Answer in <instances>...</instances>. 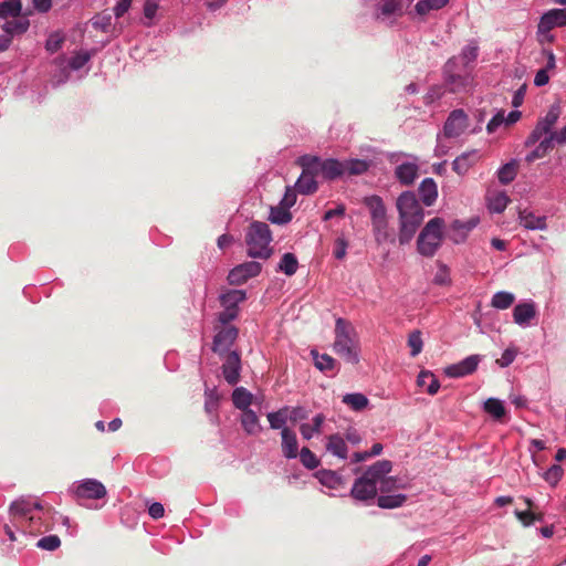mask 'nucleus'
<instances>
[{"label":"nucleus","instance_id":"obj_1","mask_svg":"<svg viewBox=\"0 0 566 566\" xmlns=\"http://www.w3.org/2000/svg\"><path fill=\"white\" fill-rule=\"evenodd\" d=\"M397 209L399 212V243L406 244L411 241L416 231L423 221V209L416 195L411 191L402 192L397 199Z\"/></svg>","mask_w":566,"mask_h":566},{"label":"nucleus","instance_id":"obj_2","mask_svg":"<svg viewBox=\"0 0 566 566\" xmlns=\"http://www.w3.org/2000/svg\"><path fill=\"white\" fill-rule=\"evenodd\" d=\"M392 463L389 460H379L370 465L365 473L355 480L350 495L357 501H368L376 497L378 492L377 481L384 473H390Z\"/></svg>","mask_w":566,"mask_h":566},{"label":"nucleus","instance_id":"obj_3","mask_svg":"<svg viewBox=\"0 0 566 566\" xmlns=\"http://www.w3.org/2000/svg\"><path fill=\"white\" fill-rule=\"evenodd\" d=\"M334 352L346 363L356 365L359 361V343L355 328L344 318L335 323Z\"/></svg>","mask_w":566,"mask_h":566},{"label":"nucleus","instance_id":"obj_4","mask_svg":"<svg viewBox=\"0 0 566 566\" xmlns=\"http://www.w3.org/2000/svg\"><path fill=\"white\" fill-rule=\"evenodd\" d=\"M272 233L269 224L261 221H254L248 228L245 243L248 255L251 258L268 259L272 254L270 243Z\"/></svg>","mask_w":566,"mask_h":566},{"label":"nucleus","instance_id":"obj_5","mask_svg":"<svg viewBox=\"0 0 566 566\" xmlns=\"http://www.w3.org/2000/svg\"><path fill=\"white\" fill-rule=\"evenodd\" d=\"M444 220L436 217L427 222L417 240L418 252L431 258L436 254L443 241Z\"/></svg>","mask_w":566,"mask_h":566},{"label":"nucleus","instance_id":"obj_6","mask_svg":"<svg viewBox=\"0 0 566 566\" xmlns=\"http://www.w3.org/2000/svg\"><path fill=\"white\" fill-rule=\"evenodd\" d=\"M31 511L32 503L23 499L17 500L10 505V514L14 524H21V526L29 528L30 532L41 533L48 531V526L42 530L40 518L36 520L30 515Z\"/></svg>","mask_w":566,"mask_h":566},{"label":"nucleus","instance_id":"obj_7","mask_svg":"<svg viewBox=\"0 0 566 566\" xmlns=\"http://www.w3.org/2000/svg\"><path fill=\"white\" fill-rule=\"evenodd\" d=\"M239 331L234 326H222L213 337L212 352L223 357L226 353L231 352L230 348L238 338Z\"/></svg>","mask_w":566,"mask_h":566},{"label":"nucleus","instance_id":"obj_8","mask_svg":"<svg viewBox=\"0 0 566 566\" xmlns=\"http://www.w3.org/2000/svg\"><path fill=\"white\" fill-rule=\"evenodd\" d=\"M107 494L104 484L95 479H85L74 490L76 500H99Z\"/></svg>","mask_w":566,"mask_h":566},{"label":"nucleus","instance_id":"obj_9","mask_svg":"<svg viewBox=\"0 0 566 566\" xmlns=\"http://www.w3.org/2000/svg\"><path fill=\"white\" fill-rule=\"evenodd\" d=\"M220 358L223 359L221 368L224 380L231 386L237 385L240 380V373L242 368L240 354L237 350H232L226 353L223 357Z\"/></svg>","mask_w":566,"mask_h":566},{"label":"nucleus","instance_id":"obj_10","mask_svg":"<svg viewBox=\"0 0 566 566\" xmlns=\"http://www.w3.org/2000/svg\"><path fill=\"white\" fill-rule=\"evenodd\" d=\"M262 265L256 261H249L233 268L229 275L228 281L231 285H241L249 279L260 274Z\"/></svg>","mask_w":566,"mask_h":566},{"label":"nucleus","instance_id":"obj_11","mask_svg":"<svg viewBox=\"0 0 566 566\" xmlns=\"http://www.w3.org/2000/svg\"><path fill=\"white\" fill-rule=\"evenodd\" d=\"M469 125V118L464 111L454 109L448 116L444 124V135L447 137H458L460 136Z\"/></svg>","mask_w":566,"mask_h":566},{"label":"nucleus","instance_id":"obj_12","mask_svg":"<svg viewBox=\"0 0 566 566\" xmlns=\"http://www.w3.org/2000/svg\"><path fill=\"white\" fill-rule=\"evenodd\" d=\"M556 27H566V9H552L547 11L538 23L541 32H548Z\"/></svg>","mask_w":566,"mask_h":566},{"label":"nucleus","instance_id":"obj_13","mask_svg":"<svg viewBox=\"0 0 566 566\" xmlns=\"http://www.w3.org/2000/svg\"><path fill=\"white\" fill-rule=\"evenodd\" d=\"M480 363L479 355H471L458 364L447 367L446 374L449 377L458 378L472 374Z\"/></svg>","mask_w":566,"mask_h":566},{"label":"nucleus","instance_id":"obj_14","mask_svg":"<svg viewBox=\"0 0 566 566\" xmlns=\"http://www.w3.org/2000/svg\"><path fill=\"white\" fill-rule=\"evenodd\" d=\"M480 155L476 150L463 153L452 163V169L460 176L465 175L469 169L478 163Z\"/></svg>","mask_w":566,"mask_h":566},{"label":"nucleus","instance_id":"obj_15","mask_svg":"<svg viewBox=\"0 0 566 566\" xmlns=\"http://www.w3.org/2000/svg\"><path fill=\"white\" fill-rule=\"evenodd\" d=\"M282 452L285 458L294 459L298 454V443L296 434L290 428H283L282 432Z\"/></svg>","mask_w":566,"mask_h":566},{"label":"nucleus","instance_id":"obj_16","mask_svg":"<svg viewBox=\"0 0 566 566\" xmlns=\"http://www.w3.org/2000/svg\"><path fill=\"white\" fill-rule=\"evenodd\" d=\"M419 196L427 207L434 203L438 197V187L432 178H424L419 186Z\"/></svg>","mask_w":566,"mask_h":566},{"label":"nucleus","instance_id":"obj_17","mask_svg":"<svg viewBox=\"0 0 566 566\" xmlns=\"http://www.w3.org/2000/svg\"><path fill=\"white\" fill-rule=\"evenodd\" d=\"M296 164L302 167L304 171L313 177L322 175L323 160L317 156L304 155L297 158Z\"/></svg>","mask_w":566,"mask_h":566},{"label":"nucleus","instance_id":"obj_18","mask_svg":"<svg viewBox=\"0 0 566 566\" xmlns=\"http://www.w3.org/2000/svg\"><path fill=\"white\" fill-rule=\"evenodd\" d=\"M554 137L551 135L545 136L542 140L538 142V145L535 147L534 150H532L525 158L527 163H533L536 159L544 158L546 155H548L555 144Z\"/></svg>","mask_w":566,"mask_h":566},{"label":"nucleus","instance_id":"obj_19","mask_svg":"<svg viewBox=\"0 0 566 566\" xmlns=\"http://www.w3.org/2000/svg\"><path fill=\"white\" fill-rule=\"evenodd\" d=\"M520 223L528 230L546 229V218L535 216L533 212L521 210L518 213Z\"/></svg>","mask_w":566,"mask_h":566},{"label":"nucleus","instance_id":"obj_20","mask_svg":"<svg viewBox=\"0 0 566 566\" xmlns=\"http://www.w3.org/2000/svg\"><path fill=\"white\" fill-rule=\"evenodd\" d=\"M397 179L403 185H411L418 177V166L413 163H403L395 170Z\"/></svg>","mask_w":566,"mask_h":566},{"label":"nucleus","instance_id":"obj_21","mask_svg":"<svg viewBox=\"0 0 566 566\" xmlns=\"http://www.w3.org/2000/svg\"><path fill=\"white\" fill-rule=\"evenodd\" d=\"M364 203L368 207L371 216V222L387 219L386 208L380 197L370 196L364 199Z\"/></svg>","mask_w":566,"mask_h":566},{"label":"nucleus","instance_id":"obj_22","mask_svg":"<svg viewBox=\"0 0 566 566\" xmlns=\"http://www.w3.org/2000/svg\"><path fill=\"white\" fill-rule=\"evenodd\" d=\"M475 227V222H461L455 220L451 224V232L449 234L450 239L454 243H461L465 240L468 233Z\"/></svg>","mask_w":566,"mask_h":566},{"label":"nucleus","instance_id":"obj_23","mask_svg":"<svg viewBox=\"0 0 566 566\" xmlns=\"http://www.w3.org/2000/svg\"><path fill=\"white\" fill-rule=\"evenodd\" d=\"M536 314L533 303H521L514 307V322L518 325L528 323Z\"/></svg>","mask_w":566,"mask_h":566},{"label":"nucleus","instance_id":"obj_24","mask_svg":"<svg viewBox=\"0 0 566 566\" xmlns=\"http://www.w3.org/2000/svg\"><path fill=\"white\" fill-rule=\"evenodd\" d=\"M322 177L324 179L334 180L344 175V163L337 159L323 160Z\"/></svg>","mask_w":566,"mask_h":566},{"label":"nucleus","instance_id":"obj_25","mask_svg":"<svg viewBox=\"0 0 566 566\" xmlns=\"http://www.w3.org/2000/svg\"><path fill=\"white\" fill-rule=\"evenodd\" d=\"M326 450L340 459L347 458V446L339 434H332L327 438Z\"/></svg>","mask_w":566,"mask_h":566},{"label":"nucleus","instance_id":"obj_26","mask_svg":"<svg viewBox=\"0 0 566 566\" xmlns=\"http://www.w3.org/2000/svg\"><path fill=\"white\" fill-rule=\"evenodd\" d=\"M375 240L378 244L387 241L394 242V235L388 230L387 219L371 222Z\"/></svg>","mask_w":566,"mask_h":566},{"label":"nucleus","instance_id":"obj_27","mask_svg":"<svg viewBox=\"0 0 566 566\" xmlns=\"http://www.w3.org/2000/svg\"><path fill=\"white\" fill-rule=\"evenodd\" d=\"M295 188L302 195H311L317 190V182L315 177L303 170L295 184Z\"/></svg>","mask_w":566,"mask_h":566},{"label":"nucleus","instance_id":"obj_28","mask_svg":"<svg viewBox=\"0 0 566 566\" xmlns=\"http://www.w3.org/2000/svg\"><path fill=\"white\" fill-rule=\"evenodd\" d=\"M245 292L242 290H230L220 296V303L223 307L238 308V304L245 300Z\"/></svg>","mask_w":566,"mask_h":566},{"label":"nucleus","instance_id":"obj_29","mask_svg":"<svg viewBox=\"0 0 566 566\" xmlns=\"http://www.w3.org/2000/svg\"><path fill=\"white\" fill-rule=\"evenodd\" d=\"M241 424L248 434H255L260 431L259 418L251 409L242 412Z\"/></svg>","mask_w":566,"mask_h":566},{"label":"nucleus","instance_id":"obj_30","mask_svg":"<svg viewBox=\"0 0 566 566\" xmlns=\"http://www.w3.org/2000/svg\"><path fill=\"white\" fill-rule=\"evenodd\" d=\"M510 201L507 195L500 191L488 198V208L491 212L501 213L506 209Z\"/></svg>","mask_w":566,"mask_h":566},{"label":"nucleus","instance_id":"obj_31","mask_svg":"<svg viewBox=\"0 0 566 566\" xmlns=\"http://www.w3.org/2000/svg\"><path fill=\"white\" fill-rule=\"evenodd\" d=\"M232 401L238 409L248 410L252 402V394L243 387H238L232 392Z\"/></svg>","mask_w":566,"mask_h":566},{"label":"nucleus","instance_id":"obj_32","mask_svg":"<svg viewBox=\"0 0 566 566\" xmlns=\"http://www.w3.org/2000/svg\"><path fill=\"white\" fill-rule=\"evenodd\" d=\"M297 269L298 261L296 256L291 252L284 253L279 263L277 271L283 272L287 276H292L296 273Z\"/></svg>","mask_w":566,"mask_h":566},{"label":"nucleus","instance_id":"obj_33","mask_svg":"<svg viewBox=\"0 0 566 566\" xmlns=\"http://www.w3.org/2000/svg\"><path fill=\"white\" fill-rule=\"evenodd\" d=\"M377 485H379L378 490L382 494L390 493L398 489H405L406 486L397 478L388 476V473H384L380 475V479L377 481Z\"/></svg>","mask_w":566,"mask_h":566},{"label":"nucleus","instance_id":"obj_34","mask_svg":"<svg viewBox=\"0 0 566 566\" xmlns=\"http://www.w3.org/2000/svg\"><path fill=\"white\" fill-rule=\"evenodd\" d=\"M344 174L349 176H358L366 172L370 166V163L363 159H349L344 160Z\"/></svg>","mask_w":566,"mask_h":566},{"label":"nucleus","instance_id":"obj_35","mask_svg":"<svg viewBox=\"0 0 566 566\" xmlns=\"http://www.w3.org/2000/svg\"><path fill=\"white\" fill-rule=\"evenodd\" d=\"M407 501L405 494H381L377 499V505L381 509H396L400 507Z\"/></svg>","mask_w":566,"mask_h":566},{"label":"nucleus","instance_id":"obj_36","mask_svg":"<svg viewBox=\"0 0 566 566\" xmlns=\"http://www.w3.org/2000/svg\"><path fill=\"white\" fill-rule=\"evenodd\" d=\"M518 165L515 160H512L502 166L497 171L499 181L502 185H509L512 182L517 175Z\"/></svg>","mask_w":566,"mask_h":566},{"label":"nucleus","instance_id":"obj_37","mask_svg":"<svg viewBox=\"0 0 566 566\" xmlns=\"http://www.w3.org/2000/svg\"><path fill=\"white\" fill-rule=\"evenodd\" d=\"M559 117V107L552 106L547 114L537 120V125H539L547 134L551 135L553 132V127L555 126L557 119Z\"/></svg>","mask_w":566,"mask_h":566},{"label":"nucleus","instance_id":"obj_38","mask_svg":"<svg viewBox=\"0 0 566 566\" xmlns=\"http://www.w3.org/2000/svg\"><path fill=\"white\" fill-rule=\"evenodd\" d=\"M559 117V107L552 106L547 114L537 120V125H539L547 134L551 135L553 132V127L555 126L557 119Z\"/></svg>","mask_w":566,"mask_h":566},{"label":"nucleus","instance_id":"obj_39","mask_svg":"<svg viewBox=\"0 0 566 566\" xmlns=\"http://www.w3.org/2000/svg\"><path fill=\"white\" fill-rule=\"evenodd\" d=\"M559 117V107L552 106L547 114L537 120V125H539L547 134L551 135L553 132V127L555 126L557 119Z\"/></svg>","mask_w":566,"mask_h":566},{"label":"nucleus","instance_id":"obj_40","mask_svg":"<svg viewBox=\"0 0 566 566\" xmlns=\"http://www.w3.org/2000/svg\"><path fill=\"white\" fill-rule=\"evenodd\" d=\"M446 80L452 92H460L470 84V76L467 73H452L447 75Z\"/></svg>","mask_w":566,"mask_h":566},{"label":"nucleus","instance_id":"obj_41","mask_svg":"<svg viewBox=\"0 0 566 566\" xmlns=\"http://www.w3.org/2000/svg\"><path fill=\"white\" fill-rule=\"evenodd\" d=\"M30 22L27 18H19L11 21H7L3 24L6 33L13 36L14 34H22L29 29Z\"/></svg>","mask_w":566,"mask_h":566},{"label":"nucleus","instance_id":"obj_42","mask_svg":"<svg viewBox=\"0 0 566 566\" xmlns=\"http://www.w3.org/2000/svg\"><path fill=\"white\" fill-rule=\"evenodd\" d=\"M325 420V417L322 413L316 415L313 418V424L303 423L300 427L301 434L304 439L308 440L313 437L314 433H319L321 427Z\"/></svg>","mask_w":566,"mask_h":566},{"label":"nucleus","instance_id":"obj_43","mask_svg":"<svg viewBox=\"0 0 566 566\" xmlns=\"http://www.w3.org/2000/svg\"><path fill=\"white\" fill-rule=\"evenodd\" d=\"M484 410L496 420H501L506 413L503 402L496 398H489L484 402Z\"/></svg>","mask_w":566,"mask_h":566},{"label":"nucleus","instance_id":"obj_44","mask_svg":"<svg viewBox=\"0 0 566 566\" xmlns=\"http://www.w3.org/2000/svg\"><path fill=\"white\" fill-rule=\"evenodd\" d=\"M21 0H8L0 3V18H17L21 13Z\"/></svg>","mask_w":566,"mask_h":566},{"label":"nucleus","instance_id":"obj_45","mask_svg":"<svg viewBox=\"0 0 566 566\" xmlns=\"http://www.w3.org/2000/svg\"><path fill=\"white\" fill-rule=\"evenodd\" d=\"M342 401L355 411L363 410L368 405V399L363 394H346Z\"/></svg>","mask_w":566,"mask_h":566},{"label":"nucleus","instance_id":"obj_46","mask_svg":"<svg viewBox=\"0 0 566 566\" xmlns=\"http://www.w3.org/2000/svg\"><path fill=\"white\" fill-rule=\"evenodd\" d=\"M449 0H419L415 7L420 15L427 14L431 10H439L448 3Z\"/></svg>","mask_w":566,"mask_h":566},{"label":"nucleus","instance_id":"obj_47","mask_svg":"<svg viewBox=\"0 0 566 566\" xmlns=\"http://www.w3.org/2000/svg\"><path fill=\"white\" fill-rule=\"evenodd\" d=\"M515 296L509 292H497L493 295L491 305L499 310H506L514 303Z\"/></svg>","mask_w":566,"mask_h":566},{"label":"nucleus","instance_id":"obj_48","mask_svg":"<svg viewBox=\"0 0 566 566\" xmlns=\"http://www.w3.org/2000/svg\"><path fill=\"white\" fill-rule=\"evenodd\" d=\"M428 379H430V386L427 387V392L429 395H436L440 388V384L432 373L421 371L418 376L417 384L419 387H424Z\"/></svg>","mask_w":566,"mask_h":566},{"label":"nucleus","instance_id":"obj_49","mask_svg":"<svg viewBox=\"0 0 566 566\" xmlns=\"http://www.w3.org/2000/svg\"><path fill=\"white\" fill-rule=\"evenodd\" d=\"M289 413V408H282L275 412H270L268 415V420L270 422V427L272 429H282L285 428L284 424L286 423Z\"/></svg>","mask_w":566,"mask_h":566},{"label":"nucleus","instance_id":"obj_50","mask_svg":"<svg viewBox=\"0 0 566 566\" xmlns=\"http://www.w3.org/2000/svg\"><path fill=\"white\" fill-rule=\"evenodd\" d=\"M312 354L314 355L315 366L321 371H328L334 368L336 360L332 356L327 354L318 355L314 350L312 352Z\"/></svg>","mask_w":566,"mask_h":566},{"label":"nucleus","instance_id":"obj_51","mask_svg":"<svg viewBox=\"0 0 566 566\" xmlns=\"http://www.w3.org/2000/svg\"><path fill=\"white\" fill-rule=\"evenodd\" d=\"M408 346L411 348L410 355L416 357L419 355L423 347V342L421 338L420 331H413L408 336Z\"/></svg>","mask_w":566,"mask_h":566},{"label":"nucleus","instance_id":"obj_52","mask_svg":"<svg viewBox=\"0 0 566 566\" xmlns=\"http://www.w3.org/2000/svg\"><path fill=\"white\" fill-rule=\"evenodd\" d=\"M292 214L286 208H272L270 220L272 223L285 224L291 221Z\"/></svg>","mask_w":566,"mask_h":566},{"label":"nucleus","instance_id":"obj_53","mask_svg":"<svg viewBox=\"0 0 566 566\" xmlns=\"http://www.w3.org/2000/svg\"><path fill=\"white\" fill-rule=\"evenodd\" d=\"M300 458L302 464L310 470L316 469L319 464L316 455L306 447L300 451Z\"/></svg>","mask_w":566,"mask_h":566},{"label":"nucleus","instance_id":"obj_54","mask_svg":"<svg viewBox=\"0 0 566 566\" xmlns=\"http://www.w3.org/2000/svg\"><path fill=\"white\" fill-rule=\"evenodd\" d=\"M36 545L42 549L55 551L60 547L61 539L57 535H49L39 539Z\"/></svg>","mask_w":566,"mask_h":566},{"label":"nucleus","instance_id":"obj_55","mask_svg":"<svg viewBox=\"0 0 566 566\" xmlns=\"http://www.w3.org/2000/svg\"><path fill=\"white\" fill-rule=\"evenodd\" d=\"M563 476V469L558 464L552 465L544 474V479L552 485H556Z\"/></svg>","mask_w":566,"mask_h":566},{"label":"nucleus","instance_id":"obj_56","mask_svg":"<svg viewBox=\"0 0 566 566\" xmlns=\"http://www.w3.org/2000/svg\"><path fill=\"white\" fill-rule=\"evenodd\" d=\"M91 59V55L88 52H78L76 53L69 62V65L73 70H80L82 69Z\"/></svg>","mask_w":566,"mask_h":566},{"label":"nucleus","instance_id":"obj_57","mask_svg":"<svg viewBox=\"0 0 566 566\" xmlns=\"http://www.w3.org/2000/svg\"><path fill=\"white\" fill-rule=\"evenodd\" d=\"M547 134L539 125L536 124L535 128L532 130V133L527 136L525 140V147H531L542 140L545 136H548Z\"/></svg>","mask_w":566,"mask_h":566},{"label":"nucleus","instance_id":"obj_58","mask_svg":"<svg viewBox=\"0 0 566 566\" xmlns=\"http://www.w3.org/2000/svg\"><path fill=\"white\" fill-rule=\"evenodd\" d=\"M379 10L382 15H391L400 10V3L398 0H381Z\"/></svg>","mask_w":566,"mask_h":566},{"label":"nucleus","instance_id":"obj_59","mask_svg":"<svg viewBox=\"0 0 566 566\" xmlns=\"http://www.w3.org/2000/svg\"><path fill=\"white\" fill-rule=\"evenodd\" d=\"M514 515L522 523V525L524 527H528L532 524H534L533 511H531V510H525V511L515 510Z\"/></svg>","mask_w":566,"mask_h":566},{"label":"nucleus","instance_id":"obj_60","mask_svg":"<svg viewBox=\"0 0 566 566\" xmlns=\"http://www.w3.org/2000/svg\"><path fill=\"white\" fill-rule=\"evenodd\" d=\"M517 354V350L514 348H507L503 352L502 357L496 360L501 367H507L513 363Z\"/></svg>","mask_w":566,"mask_h":566},{"label":"nucleus","instance_id":"obj_61","mask_svg":"<svg viewBox=\"0 0 566 566\" xmlns=\"http://www.w3.org/2000/svg\"><path fill=\"white\" fill-rule=\"evenodd\" d=\"M238 316V308H228L224 307V311L219 313L218 321L223 325L228 326L227 324L231 321H233Z\"/></svg>","mask_w":566,"mask_h":566},{"label":"nucleus","instance_id":"obj_62","mask_svg":"<svg viewBox=\"0 0 566 566\" xmlns=\"http://www.w3.org/2000/svg\"><path fill=\"white\" fill-rule=\"evenodd\" d=\"M111 14L97 15L93 19V25L106 32L111 27Z\"/></svg>","mask_w":566,"mask_h":566},{"label":"nucleus","instance_id":"obj_63","mask_svg":"<svg viewBox=\"0 0 566 566\" xmlns=\"http://www.w3.org/2000/svg\"><path fill=\"white\" fill-rule=\"evenodd\" d=\"M506 122L503 112H499L496 115L492 117V119L486 125V130L491 134L496 130V128Z\"/></svg>","mask_w":566,"mask_h":566},{"label":"nucleus","instance_id":"obj_64","mask_svg":"<svg viewBox=\"0 0 566 566\" xmlns=\"http://www.w3.org/2000/svg\"><path fill=\"white\" fill-rule=\"evenodd\" d=\"M339 478L336 475L335 472L328 471V472H322L321 481L323 484H325L328 488H335L336 484L339 483Z\"/></svg>","mask_w":566,"mask_h":566}]
</instances>
